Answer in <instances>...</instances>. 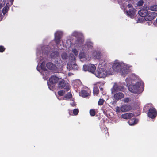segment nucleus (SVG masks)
Listing matches in <instances>:
<instances>
[{"instance_id":"17","label":"nucleus","mask_w":157,"mask_h":157,"mask_svg":"<svg viewBox=\"0 0 157 157\" xmlns=\"http://www.w3.org/2000/svg\"><path fill=\"white\" fill-rule=\"evenodd\" d=\"M93 56L96 59H99L101 58L102 55L99 52L95 51L93 53Z\"/></svg>"},{"instance_id":"47","label":"nucleus","mask_w":157,"mask_h":157,"mask_svg":"<svg viewBox=\"0 0 157 157\" xmlns=\"http://www.w3.org/2000/svg\"><path fill=\"white\" fill-rule=\"evenodd\" d=\"M41 68H42V69H43V67H42V66H41Z\"/></svg>"},{"instance_id":"26","label":"nucleus","mask_w":157,"mask_h":157,"mask_svg":"<svg viewBox=\"0 0 157 157\" xmlns=\"http://www.w3.org/2000/svg\"><path fill=\"white\" fill-rule=\"evenodd\" d=\"M65 91L63 90L59 91L58 92V94L60 96H63L65 94Z\"/></svg>"},{"instance_id":"35","label":"nucleus","mask_w":157,"mask_h":157,"mask_svg":"<svg viewBox=\"0 0 157 157\" xmlns=\"http://www.w3.org/2000/svg\"><path fill=\"white\" fill-rule=\"evenodd\" d=\"M5 48L2 46H0V52H2L5 50Z\"/></svg>"},{"instance_id":"10","label":"nucleus","mask_w":157,"mask_h":157,"mask_svg":"<svg viewBox=\"0 0 157 157\" xmlns=\"http://www.w3.org/2000/svg\"><path fill=\"white\" fill-rule=\"evenodd\" d=\"M132 109V107L130 105L124 104L122 105L120 108V110L122 112L128 111Z\"/></svg>"},{"instance_id":"44","label":"nucleus","mask_w":157,"mask_h":157,"mask_svg":"<svg viewBox=\"0 0 157 157\" xmlns=\"http://www.w3.org/2000/svg\"><path fill=\"white\" fill-rule=\"evenodd\" d=\"M110 74V72H108V75H109Z\"/></svg>"},{"instance_id":"8","label":"nucleus","mask_w":157,"mask_h":157,"mask_svg":"<svg viewBox=\"0 0 157 157\" xmlns=\"http://www.w3.org/2000/svg\"><path fill=\"white\" fill-rule=\"evenodd\" d=\"M99 68L101 67V65H99L98 66ZM95 75L97 77L99 78H104L106 77L107 73H106L105 71H103L102 70V68H100L99 71H97L96 72Z\"/></svg>"},{"instance_id":"16","label":"nucleus","mask_w":157,"mask_h":157,"mask_svg":"<svg viewBox=\"0 0 157 157\" xmlns=\"http://www.w3.org/2000/svg\"><path fill=\"white\" fill-rule=\"evenodd\" d=\"M138 121L137 119L134 118L129 120L128 121V123L130 125H133L136 124Z\"/></svg>"},{"instance_id":"9","label":"nucleus","mask_w":157,"mask_h":157,"mask_svg":"<svg viewBox=\"0 0 157 157\" xmlns=\"http://www.w3.org/2000/svg\"><path fill=\"white\" fill-rule=\"evenodd\" d=\"M156 13L155 12L147 13V14L145 17V20L147 21H151L155 18L156 16Z\"/></svg>"},{"instance_id":"11","label":"nucleus","mask_w":157,"mask_h":157,"mask_svg":"<svg viewBox=\"0 0 157 157\" xmlns=\"http://www.w3.org/2000/svg\"><path fill=\"white\" fill-rule=\"evenodd\" d=\"M62 35V33L61 32H57L55 33V40L57 44L59 42Z\"/></svg>"},{"instance_id":"25","label":"nucleus","mask_w":157,"mask_h":157,"mask_svg":"<svg viewBox=\"0 0 157 157\" xmlns=\"http://www.w3.org/2000/svg\"><path fill=\"white\" fill-rule=\"evenodd\" d=\"M61 57L62 59H67L68 56L66 53H63L61 55Z\"/></svg>"},{"instance_id":"4","label":"nucleus","mask_w":157,"mask_h":157,"mask_svg":"<svg viewBox=\"0 0 157 157\" xmlns=\"http://www.w3.org/2000/svg\"><path fill=\"white\" fill-rule=\"evenodd\" d=\"M120 86H113L112 90V93L114 94V100L116 101H117L122 98H123L124 97V94L121 92H117L114 94L115 91H123V87H121L120 89Z\"/></svg>"},{"instance_id":"28","label":"nucleus","mask_w":157,"mask_h":157,"mask_svg":"<svg viewBox=\"0 0 157 157\" xmlns=\"http://www.w3.org/2000/svg\"><path fill=\"white\" fill-rule=\"evenodd\" d=\"M104 102V100L102 99H100L98 102V104L99 105H102Z\"/></svg>"},{"instance_id":"19","label":"nucleus","mask_w":157,"mask_h":157,"mask_svg":"<svg viewBox=\"0 0 157 157\" xmlns=\"http://www.w3.org/2000/svg\"><path fill=\"white\" fill-rule=\"evenodd\" d=\"M72 97V94L71 92L67 93L63 97V99L64 100H68Z\"/></svg>"},{"instance_id":"38","label":"nucleus","mask_w":157,"mask_h":157,"mask_svg":"<svg viewBox=\"0 0 157 157\" xmlns=\"http://www.w3.org/2000/svg\"><path fill=\"white\" fill-rule=\"evenodd\" d=\"M105 134H106V136H107V137L109 136V133L108 132H107V131H106Z\"/></svg>"},{"instance_id":"20","label":"nucleus","mask_w":157,"mask_h":157,"mask_svg":"<svg viewBox=\"0 0 157 157\" xmlns=\"http://www.w3.org/2000/svg\"><path fill=\"white\" fill-rule=\"evenodd\" d=\"M147 10H141L138 12V14L142 17H146L147 14Z\"/></svg>"},{"instance_id":"40","label":"nucleus","mask_w":157,"mask_h":157,"mask_svg":"<svg viewBox=\"0 0 157 157\" xmlns=\"http://www.w3.org/2000/svg\"><path fill=\"white\" fill-rule=\"evenodd\" d=\"M73 75V74H72V73H69L68 74V75L69 76H71V75Z\"/></svg>"},{"instance_id":"14","label":"nucleus","mask_w":157,"mask_h":157,"mask_svg":"<svg viewBox=\"0 0 157 157\" xmlns=\"http://www.w3.org/2000/svg\"><path fill=\"white\" fill-rule=\"evenodd\" d=\"M134 116V114L128 113L122 114L121 115V117L122 118L127 119L131 118L132 117Z\"/></svg>"},{"instance_id":"23","label":"nucleus","mask_w":157,"mask_h":157,"mask_svg":"<svg viewBox=\"0 0 157 157\" xmlns=\"http://www.w3.org/2000/svg\"><path fill=\"white\" fill-rule=\"evenodd\" d=\"M90 114L91 116H94L96 114V112L94 109H91L90 110Z\"/></svg>"},{"instance_id":"1","label":"nucleus","mask_w":157,"mask_h":157,"mask_svg":"<svg viewBox=\"0 0 157 157\" xmlns=\"http://www.w3.org/2000/svg\"><path fill=\"white\" fill-rule=\"evenodd\" d=\"M49 79L47 81V84L50 89H52L55 86V85L59 82L58 87L60 89L64 88L66 91H68L70 90V86L68 83L66 82L64 79Z\"/></svg>"},{"instance_id":"3","label":"nucleus","mask_w":157,"mask_h":157,"mask_svg":"<svg viewBox=\"0 0 157 157\" xmlns=\"http://www.w3.org/2000/svg\"><path fill=\"white\" fill-rule=\"evenodd\" d=\"M130 67V66H128L127 65L124 63H121L120 64L119 63H115L113 64L112 68L113 70L115 71H121L120 72L121 75L124 77L125 74H127L128 69Z\"/></svg>"},{"instance_id":"12","label":"nucleus","mask_w":157,"mask_h":157,"mask_svg":"<svg viewBox=\"0 0 157 157\" xmlns=\"http://www.w3.org/2000/svg\"><path fill=\"white\" fill-rule=\"evenodd\" d=\"M90 94L89 90H82L80 92L79 95L83 98H85L88 96Z\"/></svg>"},{"instance_id":"37","label":"nucleus","mask_w":157,"mask_h":157,"mask_svg":"<svg viewBox=\"0 0 157 157\" xmlns=\"http://www.w3.org/2000/svg\"><path fill=\"white\" fill-rule=\"evenodd\" d=\"M78 33L77 32H75L73 33V35L74 36H76L77 35Z\"/></svg>"},{"instance_id":"2","label":"nucleus","mask_w":157,"mask_h":157,"mask_svg":"<svg viewBox=\"0 0 157 157\" xmlns=\"http://www.w3.org/2000/svg\"><path fill=\"white\" fill-rule=\"evenodd\" d=\"M144 89V84L141 81L137 82L134 85H130L128 87L129 90L131 92L139 94L142 93Z\"/></svg>"},{"instance_id":"6","label":"nucleus","mask_w":157,"mask_h":157,"mask_svg":"<svg viewBox=\"0 0 157 157\" xmlns=\"http://www.w3.org/2000/svg\"><path fill=\"white\" fill-rule=\"evenodd\" d=\"M96 69V67L93 64L88 65H85L83 66V70L85 71H88L92 73H94Z\"/></svg>"},{"instance_id":"24","label":"nucleus","mask_w":157,"mask_h":157,"mask_svg":"<svg viewBox=\"0 0 157 157\" xmlns=\"http://www.w3.org/2000/svg\"><path fill=\"white\" fill-rule=\"evenodd\" d=\"M149 9L152 11H157V5H154L151 6Z\"/></svg>"},{"instance_id":"43","label":"nucleus","mask_w":157,"mask_h":157,"mask_svg":"<svg viewBox=\"0 0 157 157\" xmlns=\"http://www.w3.org/2000/svg\"><path fill=\"white\" fill-rule=\"evenodd\" d=\"M117 112H120V110L119 109H117Z\"/></svg>"},{"instance_id":"15","label":"nucleus","mask_w":157,"mask_h":157,"mask_svg":"<svg viewBox=\"0 0 157 157\" xmlns=\"http://www.w3.org/2000/svg\"><path fill=\"white\" fill-rule=\"evenodd\" d=\"M127 13L128 15L129 16L131 17H132L135 14V10L134 9H130L127 12Z\"/></svg>"},{"instance_id":"22","label":"nucleus","mask_w":157,"mask_h":157,"mask_svg":"<svg viewBox=\"0 0 157 157\" xmlns=\"http://www.w3.org/2000/svg\"><path fill=\"white\" fill-rule=\"evenodd\" d=\"M9 8V6L7 5L4 7L2 9V13L4 14H5L7 12Z\"/></svg>"},{"instance_id":"39","label":"nucleus","mask_w":157,"mask_h":157,"mask_svg":"<svg viewBox=\"0 0 157 157\" xmlns=\"http://www.w3.org/2000/svg\"><path fill=\"white\" fill-rule=\"evenodd\" d=\"M128 8H132V5L131 4H128Z\"/></svg>"},{"instance_id":"48","label":"nucleus","mask_w":157,"mask_h":157,"mask_svg":"<svg viewBox=\"0 0 157 157\" xmlns=\"http://www.w3.org/2000/svg\"><path fill=\"white\" fill-rule=\"evenodd\" d=\"M127 79H126V81H127L126 80H127Z\"/></svg>"},{"instance_id":"31","label":"nucleus","mask_w":157,"mask_h":157,"mask_svg":"<svg viewBox=\"0 0 157 157\" xmlns=\"http://www.w3.org/2000/svg\"><path fill=\"white\" fill-rule=\"evenodd\" d=\"M143 1L142 0H140L138 2L137 4L138 6H140L143 5Z\"/></svg>"},{"instance_id":"30","label":"nucleus","mask_w":157,"mask_h":157,"mask_svg":"<svg viewBox=\"0 0 157 157\" xmlns=\"http://www.w3.org/2000/svg\"><path fill=\"white\" fill-rule=\"evenodd\" d=\"M48 49V48L47 47H44L42 48V50L44 53H46Z\"/></svg>"},{"instance_id":"36","label":"nucleus","mask_w":157,"mask_h":157,"mask_svg":"<svg viewBox=\"0 0 157 157\" xmlns=\"http://www.w3.org/2000/svg\"><path fill=\"white\" fill-rule=\"evenodd\" d=\"M59 78L56 75H54L52 76L50 78Z\"/></svg>"},{"instance_id":"33","label":"nucleus","mask_w":157,"mask_h":157,"mask_svg":"<svg viewBox=\"0 0 157 157\" xmlns=\"http://www.w3.org/2000/svg\"><path fill=\"white\" fill-rule=\"evenodd\" d=\"M72 52L76 56H77L78 53V51L75 49L72 50Z\"/></svg>"},{"instance_id":"13","label":"nucleus","mask_w":157,"mask_h":157,"mask_svg":"<svg viewBox=\"0 0 157 157\" xmlns=\"http://www.w3.org/2000/svg\"><path fill=\"white\" fill-rule=\"evenodd\" d=\"M47 67L51 70H55L57 69V67L55 64L51 62H48L46 64Z\"/></svg>"},{"instance_id":"5","label":"nucleus","mask_w":157,"mask_h":157,"mask_svg":"<svg viewBox=\"0 0 157 157\" xmlns=\"http://www.w3.org/2000/svg\"><path fill=\"white\" fill-rule=\"evenodd\" d=\"M69 59L70 62L67 64V69L70 70H78V67L75 63L76 57L74 56L73 54H71L69 57Z\"/></svg>"},{"instance_id":"42","label":"nucleus","mask_w":157,"mask_h":157,"mask_svg":"<svg viewBox=\"0 0 157 157\" xmlns=\"http://www.w3.org/2000/svg\"><path fill=\"white\" fill-rule=\"evenodd\" d=\"M99 88H100V90L101 91H103V88H101L100 87H99Z\"/></svg>"},{"instance_id":"27","label":"nucleus","mask_w":157,"mask_h":157,"mask_svg":"<svg viewBox=\"0 0 157 157\" xmlns=\"http://www.w3.org/2000/svg\"><path fill=\"white\" fill-rule=\"evenodd\" d=\"M123 101L124 103H128L129 102L131 101V100L130 98L128 97L124 98Z\"/></svg>"},{"instance_id":"34","label":"nucleus","mask_w":157,"mask_h":157,"mask_svg":"<svg viewBox=\"0 0 157 157\" xmlns=\"http://www.w3.org/2000/svg\"><path fill=\"white\" fill-rule=\"evenodd\" d=\"M85 53H80L79 54V57L80 58H83L84 57H85Z\"/></svg>"},{"instance_id":"41","label":"nucleus","mask_w":157,"mask_h":157,"mask_svg":"<svg viewBox=\"0 0 157 157\" xmlns=\"http://www.w3.org/2000/svg\"><path fill=\"white\" fill-rule=\"evenodd\" d=\"M46 71H45V70H44L43 72H42V73H43V74L44 75V73H46Z\"/></svg>"},{"instance_id":"32","label":"nucleus","mask_w":157,"mask_h":157,"mask_svg":"<svg viewBox=\"0 0 157 157\" xmlns=\"http://www.w3.org/2000/svg\"><path fill=\"white\" fill-rule=\"evenodd\" d=\"M5 4V2L4 0L1 1L0 2V9L2 8Z\"/></svg>"},{"instance_id":"18","label":"nucleus","mask_w":157,"mask_h":157,"mask_svg":"<svg viewBox=\"0 0 157 157\" xmlns=\"http://www.w3.org/2000/svg\"><path fill=\"white\" fill-rule=\"evenodd\" d=\"M51 58L54 59L59 56V53L57 51H55L51 52L50 55Z\"/></svg>"},{"instance_id":"7","label":"nucleus","mask_w":157,"mask_h":157,"mask_svg":"<svg viewBox=\"0 0 157 157\" xmlns=\"http://www.w3.org/2000/svg\"><path fill=\"white\" fill-rule=\"evenodd\" d=\"M157 111L155 108L151 107L149 108L147 113L148 117L152 119L155 118L157 116Z\"/></svg>"},{"instance_id":"45","label":"nucleus","mask_w":157,"mask_h":157,"mask_svg":"<svg viewBox=\"0 0 157 157\" xmlns=\"http://www.w3.org/2000/svg\"><path fill=\"white\" fill-rule=\"evenodd\" d=\"M57 66H58V67H61V65H60H60H59H59H57Z\"/></svg>"},{"instance_id":"21","label":"nucleus","mask_w":157,"mask_h":157,"mask_svg":"<svg viewBox=\"0 0 157 157\" xmlns=\"http://www.w3.org/2000/svg\"><path fill=\"white\" fill-rule=\"evenodd\" d=\"M99 93L98 88L97 87H95L93 89V93L94 95H97Z\"/></svg>"},{"instance_id":"29","label":"nucleus","mask_w":157,"mask_h":157,"mask_svg":"<svg viewBox=\"0 0 157 157\" xmlns=\"http://www.w3.org/2000/svg\"><path fill=\"white\" fill-rule=\"evenodd\" d=\"M79 110L77 109H74L73 110V113L75 115H77L78 113Z\"/></svg>"},{"instance_id":"46","label":"nucleus","mask_w":157,"mask_h":157,"mask_svg":"<svg viewBox=\"0 0 157 157\" xmlns=\"http://www.w3.org/2000/svg\"><path fill=\"white\" fill-rule=\"evenodd\" d=\"M149 105H152V104L151 103H150V104H149Z\"/></svg>"}]
</instances>
